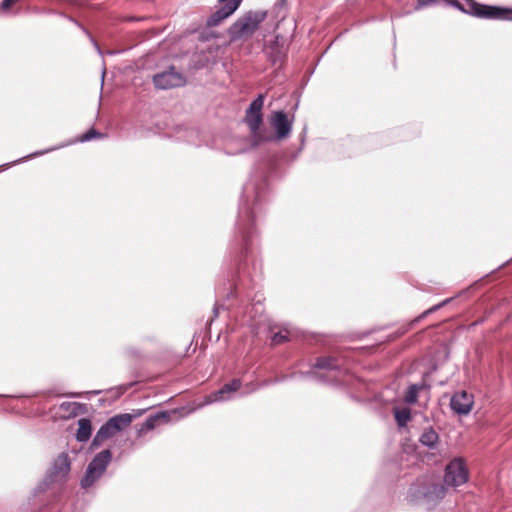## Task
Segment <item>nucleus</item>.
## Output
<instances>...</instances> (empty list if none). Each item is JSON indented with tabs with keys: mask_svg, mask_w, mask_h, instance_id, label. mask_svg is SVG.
<instances>
[{
	"mask_svg": "<svg viewBox=\"0 0 512 512\" xmlns=\"http://www.w3.org/2000/svg\"><path fill=\"white\" fill-rule=\"evenodd\" d=\"M462 1V3L458 1H451V4L463 12L479 18L503 19L512 21V9L482 5L475 2L474 0Z\"/></svg>",
	"mask_w": 512,
	"mask_h": 512,
	"instance_id": "1",
	"label": "nucleus"
},
{
	"mask_svg": "<svg viewBox=\"0 0 512 512\" xmlns=\"http://www.w3.org/2000/svg\"><path fill=\"white\" fill-rule=\"evenodd\" d=\"M267 17L266 11H250L243 17L239 18L229 28V36L231 40H238L244 37L251 36L260 23Z\"/></svg>",
	"mask_w": 512,
	"mask_h": 512,
	"instance_id": "2",
	"label": "nucleus"
},
{
	"mask_svg": "<svg viewBox=\"0 0 512 512\" xmlns=\"http://www.w3.org/2000/svg\"><path fill=\"white\" fill-rule=\"evenodd\" d=\"M111 459L112 454L108 449L98 453L89 463L81 480V487L84 489L91 487L103 475Z\"/></svg>",
	"mask_w": 512,
	"mask_h": 512,
	"instance_id": "3",
	"label": "nucleus"
},
{
	"mask_svg": "<svg viewBox=\"0 0 512 512\" xmlns=\"http://www.w3.org/2000/svg\"><path fill=\"white\" fill-rule=\"evenodd\" d=\"M264 104V95L260 94L254 99L246 110L245 121L251 130V134L255 141L261 142L269 138L262 135L260 126L262 124V108Z\"/></svg>",
	"mask_w": 512,
	"mask_h": 512,
	"instance_id": "4",
	"label": "nucleus"
},
{
	"mask_svg": "<svg viewBox=\"0 0 512 512\" xmlns=\"http://www.w3.org/2000/svg\"><path fill=\"white\" fill-rule=\"evenodd\" d=\"M468 480V471L462 459L455 458L446 467L444 481L447 485L457 487Z\"/></svg>",
	"mask_w": 512,
	"mask_h": 512,
	"instance_id": "5",
	"label": "nucleus"
},
{
	"mask_svg": "<svg viewBox=\"0 0 512 512\" xmlns=\"http://www.w3.org/2000/svg\"><path fill=\"white\" fill-rule=\"evenodd\" d=\"M153 83L158 89H171L185 84V77L175 70L174 67L157 73L153 77Z\"/></svg>",
	"mask_w": 512,
	"mask_h": 512,
	"instance_id": "6",
	"label": "nucleus"
},
{
	"mask_svg": "<svg viewBox=\"0 0 512 512\" xmlns=\"http://www.w3.org/2000/svg\"><path fill=\"white\" fill-rule=\"evenodd\" d=\"M71 469L69 457L66 453L60 454L54 461L53 466L46 478V482H61L66 479Z\"/></svg>",
	"mask_w": 512,
	"mask_h": 512,
	"instance_id": "7",
	"label": "nucleus"
},
{
	"mask_svg": "<svg viewBox=\"0 0 512 512\" xmlns=\"http://www.w3.org/2000/svg\"><path fill=\"white\" fill-rule=\"evenodd\" d=\"M339 363L335 358L332 357H320L317 359L315 367L320 370H325V374L317 375V378L323 382H332L333 380L338 379L339 375L342 373L339 370Z\"/></svg>",
	"mask_w": 512,
	"mask_h": 512,
	"instance_id": "8",
	"label": "nucleus"
},
{
	"mask_svg": "<svg viewBox=\"0 0 512 512\" xmlns=\"http://www.w3.org/2000/svg\"><path fill=\"white\" fill-rule=\"evenodd\" d=\"M270 123L276 132V138L281 140L287 138L292 130V120H289L283 111H276L270 118Z\"/></svg>",
	"mask_w": 512,
	"mask_h": 512,
	"instance_id": "9",
	"label": "nucleus"
},
{
	"mask_svg": "<svg viewBox=\"0 0 512 512\" xmlns=\"http://www.w3.org/2000/svg\"><path fill=\"white\" fill-rule=\"evenodd\" d=\"M241 1L242 0H219V2L223 3V6L209 17L207 24L209 26L218 25L222 20L228 18L238 9Z\"/></svg>",
	"mask_w": 512,
	"mask_h": 512,
	"instance_id": "10",
	"label": "nucleus"
},
{
	"mask_svg": "<svg viewBox=\"0 0 512 512\" xmlns=\"http://www.w3.org/2000/svg\"><path fill=\"white\" fill-rule=\"evenodd\" d=\"M253 220H254L253 212L251 211L247 202L241 203L239 219H238V229L242 234L243 242L245 245V248H244L245 254L248 253V247H247V245H248L247 238H248V233H249L248 229H249V226L252 224Z\"/></svg>",
	"mask_w": 512,
	"mask_h": 512,
	"instance_id": "11",
	"label": "nucleus"
},
{
	"mask_svg": "<svg viewBox=\"0 0 512 512\" xmlns=\"http://www.w3.org/2000/svg\"><path fill=\"white\" fill-rule=\"evenodd\" d=\"M473 403V396L461 391L452 396L450 406L457 414L466 415L471 411Z\"/></svg>",
	"mask_w": 512,
	"mask_h": 512,
	"instance_id": "12",
	"label": "nucleus"
},
{
	"mask_svg": "<svg viewBox=\"0 0 512 512\" xmlns=\"http://www.w3.org/2000/svg\"><path fill=\"white\" fill-rule=\"evenodd\" d=\"M240 387L241 381L239 379H234L230 383L223 385V387L218 391L206 396L205 404L229 400L231 398V393L236 392Z\"/></svg>",
	"mask_w": 512,
	"mask_h": 512,
	"instance_id": "13",
	"label": "nucleus"
},
{
	"mask_svg": "<svg viewBox=\"0 0 512 512\" xmlns=\"http://www.w3.org/2000/svg\"><path fill=\"white\" fill-rule=\"evenodd\" d=\"M117 432L114 428L111 427L109 421H107L104 425L101 426V428L96 433L91 447L97 448L99 447L105 440L113 437Z\"/></svg>",
	"mask_w": 512,
	"mask_h": 512,
	"instance_id": "14",
	"label": "nucleus"
},
{
	"mask_svg": "<svg viewBox=\"0 0 512 512\" xmlns=\"http://www.w3.org/2000/svg\"><path fill=\"white\" fill-rule=\"evenodd\" d=\"M92 424L88 418H81L78 421L76 439L79 442H86L91 437Z\"/></svg>",
	"mask_w": 512,
	"mask_h": 512,
	"instance_id": "15",
	"label": "nucleus"
},
{
	"mask_svg": "<svg viewBox=\"0 0 512 512\" xmlns=\"http://www.w3.org/2000/svg\"><path fill=\"white\" fill-rule=\"evenodd\" d=\"M133 416L128 413L118 414L111 417L108 421L112 428L115 429L116 432L123 430L128 427L132 422Z\"/></svg>",
	"mask_w": 512,
	"mask_h": 512,
	"instance_id": "16",
	"label": "nucleus"
},
{
	"mask_svg": "<svg viewBox=\"0 0 512 512\" xmlns=\"http://www.w3.org/2000/svg\"><path fill=\"white\" fill-rule=\"evenodd\" d=\"M438 439V434L432 428L425 429L420 436L421 444L429 448L435 447V445L438 442Z\"/></svg>",
	"mask_w": 512,
	"mask_h": 512,
	"instance_id": "17",
	"label": "nucleus"
},
{
	"mask_svg": "<svg viewBox=\"0 0 512 512\" xmlns=\"http://www.w3.org/2000/svg\"><path fill=\"white\" fill-rule=\"evenodd\" d=\"M167 418H168V415L165 412L157 413L153 416H150L143 423L141 430L142 431L152 430L158 425L159 422H161V421L166 422Z\"/></svg>",
	"mask_w": 512,
	"mask_h": 512,
	"instance_id": "18",
	"label": "nucleus"
},
{
	"mask_svg": "<svg viewBox=\"0 0 512 512\" xmlns=\"http://www.w3.org/2000/svg\"><path fill=\"white\" fill-rule=\"evenodd\" d=\"M394 416L398 426L404 427L411 418V412L409 408L395 409Z\"/></svg>",
	"mask_w": 512,
	"mask_h": 512,
	"instance_id": "19",
	"label": "nucleus"
},
{
	"mask_svg": "<svg viewBox=\"0 0 512 512\" xmlns=\"http://www.w3.org/2000/svg\"><path fill=\"white\" fill-rule=\"evenodd\" d=\"M445 495V488L441 484L432 485L431 489L424 493V496L429 500L442 499Z\"/></svg>",
	"mask_w": 512,
	"mask_h": 512,
	"instance_id": "20",
	"label": "nucleus"
},
{
	"mask_svg": "<svg viewBox=\"0 0 512 512\" xmlns=\"http://www.w3.org/2000/svg\"><path fill=\"white\" fill-rule=\"evenodd\" d=\"M419 389L420 386H418L417 384L408 387L404 397V400L407 404H414L417 402Z\"/></svg>",
	"mask_w": 512,
	"mask_h": 512,
	"instance_id": "21",
	"label": "nucleus"
},
{
	"mask_svg": "<svg viewBox=\"0 0 512 512\" xmlns=\"http://www.w3.org/2000/svg\"><path fill=\"white\" fill-rule=\"evenodd\" d=\"M289 340V332L285 331V332H277L275 333L273 336H272V343L274 345H278V344H281V343H284L286 341Z\"/></svg>",
	"mask_w": 512,
	"mask_h": 512,
	"instance_id": "22",
	"label": "nucleus"
},
{
	"mask_svg": "<svg viewBox=\"0 0 512 512\" xmlns=\"http://www.w3.org/2000/svg\"><path fill=\"white\" fill-rule=\"evenodd\" d=\"M100 136H101V134L99 132H97L95 129H90L86 133L82 134L80 136L79 140L81 142H86V141H90L92 139L98 138Z\"/></svg>",
	"mask_w": 512,
	"mask_h": 512,
	"instance_id": "23",
	"label": "nucleus"
},
{
	"mask_svg": "<svg viewBox=\"0 0 512 512\" xmlns=\"http://www.w3.org/2000/svg\"><path fill=\"white\" fill-rule=\"evenodd\" d=\"M449 301H450V299H446V300L442 301L441 303L434 305L433 307L427 309L426 311L423 312V314L420 316V318H424L427 315L439 310L440 308L445 306Z\"/></svg>",
	"mask_w": 512,
	"mask_h": 512,
	"instance_id": "24",
	"label": "nucleus"
},
{
	"mask_svg": "<svg viewBox=\"0 0 512 512\" xmlns=\"http://www.w3.org/2000/svg\"><path fill=\"white\" fill-rule=\"evenodd\" d=\"M435 0H418V6H426L434 3Z\"/></svg>",
	"mask_w": 512,
	"mask_h": 512,
	"instance_id": "25",
	"label": "nucleus"
},
{
	"mask_svg": "<svg viewBox=\"0 0 512 512\" xmlns=\"http://www.w3.org/2000/svg\"><path fill=\"white\" fill-rule=\"evenodd\" d=\"M52 150H53V149H47V150H45V151L36 152V153L32 154L31 156H38V155H42V154L47 153V152L52 151Z\"/></svg>",
	"mask_w": 512,
	"mask_h": 512,
	"instance_id": "26",
	"label": "nucleus"
},
{
	"mask_svg": "<svg viewBox=\"0 0 512 512\" xmlns=\"http://www.w3.org/2000/svg\"><path fill=\"white\" fill-rule=\"evenodd\" d=\"M214 312H215V314L217 315V313H218V308H217V306H215V308H214Z\"/></svg>",
	"mask_w": 512,
	"mask_h": 512,
	"instance_id": "27",
	"label": "nucleus"
}]
</instances>
